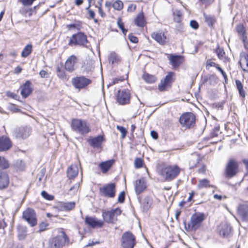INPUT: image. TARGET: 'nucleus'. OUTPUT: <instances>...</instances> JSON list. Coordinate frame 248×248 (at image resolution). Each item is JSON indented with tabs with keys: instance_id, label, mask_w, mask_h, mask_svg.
<instances>
[{
	"instance_id": "1",
	"label": "nucleus",
	"mask_w": 248,
	"mask_h": 248,
	"mask_svg": "<svg viewBox=\"0 0 248 248\" xmlns=\"http://www.w3.org/2000/svg\"><path fill=\"white\" fill-rule=\"evenodd\" d=\"M180 168L177 165H169L158 168V173L165 181H170L179 174Z\"/></svg>"
},
{
	"instance_id": "2",
	"label": "nucleus",
	"mask_w": 248,
	"mask_h": 248,
	"mask_svg": "<svg viewBox=\"0 0 248 248\" xmlns=\"http://www.w3.org/2000/svg\"><path fill=\"white\" fill-rule=\"evenodd\" d=\"M72 129L80 135H85L91 131L90 124L85 120L73 119L71 123Z\"/></svg>"
},
{
	"instance_id": "3",
	"label": "nucleus",
	"mask_w": 248,
	"mask_h": 248,
	"mask_svg": "<svg viewBox=\"0 0 248 248\" xmlns=\"http://www.w3.org/2000/svg\"><path fill=\"white\" fill-rule=\"evenodd\" d=\"M68 242V236L64 232L62 231L60 234L48 240L47 248H62Z\"/></svg>"
},
{
	"instance_id": "4",
	"label": "nucleus",
	"mask_w": 248,
	"mask_h": 248,
	"mask_svg": "<svg viewBox=\"0 0 248 248\" xmlns=\"http://www.w3.org/2000/svg\"><path fill=\"white\" fill-rule=\"evenodd\" d=\"M205 218L204 215L203 213H196L192 215L189 222L186 226V222H184L185 228L187 231H193L197 230L201 225L202 222Z\"/></svg>"
},
{
	"instance_id": "5",
	"label": "nucleus",
	"mask_w": 248,
	"mask_h": 248,
	"mask_svg": "<svg viewBox=\"0 0 248 248\" xmlns=\"http://www.w3.org/2000/svg\"><path fill=\"white\" fill-rule=\"evenodd\" d=\"M238 172V164L237 161L233 158H230L227 162L224 174L226 178H232L235 176Z\"/></svg>"
},
{
	"instance_id": "6",
	"label": "nucleus",
	"mask_w": 248,
	"mask_h": 248,
	"mask_svg": "<svg viewBox=\"0 0 248 248\" xmlns=\"http://www.w3.org/2000/svg\"><path fill=\"white\" fill-rule=\"evenodd\" d=\"M122 211L119 208L112 209L109 211L102 212V217L104 222L115 224L117 220V217L121 214Z\"/></svg>"
},
{
	"instance_id": "7",
	"label": "nucleus",
	"mask_w": 248,
	"mask_h": 248,
	"mask_svg": "<svg viewBox=\"0 0 248 248\" xmlns=\"http://www.w3.org/2000/svg\"><path fill=\"white\" fill-rule=\"evenodd\" d=\"M136 244L135 236L130 232H125L121 238L123 248H134Z\"/></svg>"
},
{
	"instance_id": "8",
	"label": "nucleus",
	"mask_w": 248,
	"mask_h": 248,
	"mask_svg": "<svg viewBox=\"0 0 248 248\" xmlns=\"http://www.w3.org/2000/svg\"><path fill=\"white\" fill-rule=\"evenodd\" d=\"M92 80L84 76H79L73 78L71 79V83L75 88L79 90L85 88L90 84Z\"/></svg>"
},
{
	"instance_id": "9",
	"label": "nucleus",
	"mask_w": 248,
	"mask_h": 248,
	"mask_svg": "<svg viewBox=\"0 0 248 248\" xmlns=\"http://www.w3.org/2000/svg\"><path fill=\"white\" fill-rule=\"evenodd\" d=\"M131 93L128 90H119L116 95L117 102L121 105H125L130 103Z\"/></svg>"
},
{
	"instance_id": "10",
	"label": "nucleus",
	"mask_w": 248,
	"mask_h": 248,
	"mask_svg": "<svg viewBox=\"0 0 248 248\" xmlns=\"http://www.w3.org/2000/svg\"><path fill=\"white\" fill-rule=\"evenodd\" d=\"M87 42L86 35L83 33L79 32L77 34H73L71 37L68 45L70 46L73 45L85 46Z\"/></svg>"
},
{
	"instance_id": "11",
	"label": "nucleus",
	"mask_w": 248,
	"mask_h": 248,
	"mask_svg": "<svg viewBox=\"0 0 248 248\" xmlns=\"http://www.w3.org/2000/svg\"><path fill=\"white\" fill-rule=\"evenodd\" d=\"M179 122L183 126L190 127L195 124V115L191 112L185 113L181 115L179 119Z\"/></svg>"
},
{
	"instance_id": "12",
	"label": "nucleus",
	"mask_w": 248,
	"mask_h": 248,
	"mask_svg": "<svg viewBox=\"0 0 248 248\" xmlns=\"http://www.w3.org/2000/svg\"><path fill=\"white\" fill-rule=\"evenodd\" d=\"M23 218L31 227L36 225V214L32 209L28 208L23 212Z\"/></svg>"
},
{
	"instance_id": "13",
	"label": "nucleus",
	"mask_w": 248,
	"mask_h": 248,
	"mask_svg": "<svg viewBox=\"0 0 248 248\" xmlns=\"http://www.w3.org/2000/svg\"><path fill=\"white\" fill-rule=\"evenodd\" d=\"M99 190L104 196L110 198H114L116 193V185L114 183L108 184L100 188Z\"/></svg>"
},
{
	"instance_id": "14",
	"label": "nucleus",
	"mask_w": 248,
	"mask_h": 248,
	"mask_svg": "<svg viewBox=\"0 0 248 248\" xmlns=\"http://www.w3.org/2000/svg\"><path fill=\"white\" fill-rule=\"evenodd\" d=\"M78 58L74 55L68 57L64 64L65 69L69 72H73L77 67Z\"/></svg>"
},
{
	"instance_id": "15",
	"label": "nucleus",
	"mask_w": 248,
	"mask_h": 248,
	"mask_svg": "<svg viewBox=\"0 0 248 248\" xmlns=\"http://www.w3.org/2000/svg\"><path fill=\"white\" fill-rule=\"evenodd\" d=\"M85 223L92 228H101L104 225V221L97 219L95 216H86Z\"/></svg>"
},
{
	"instance_id": "16",
	"label": "nucleus",
	"mask_w": 248,
	"mask_h": 248,
	"mask_svg": "<svg viewBox=\"0 0 248 248\" xmlns=\"http://www.w3.org/2000/svg\"><path fill=\"white\" fill-rule=\"evenodd\" d=\"M218 232L223 238H228L232 233V227L227 223H222L218 227Z\"/></svg>"
},
{
	"instance_id": "17",
	"label": "nucleus",
	"mask_w": 248,
	"mask_h": 248,
	"mask_svg": "<svg viewBox=\"0 0 248 248\" xmlns=\"http://www.w3.org/2000/svg\"><path fill=\"white\" fill-rule=\"evenodd\" d=\"M238 217L244 222H248V205L240 204L237 209Z\"/></svg>"
},
{
	"instance_id": "18",
	"label": "nucleus",
	"mask_w": 248,
	"mask_h": 248,
	"mask_svg": "<svg viewBox=\"0 0 248 248\" xmlns=\"http://www.w3.org/2000/svg\"><path fill=\"white\" fill-rule=\"evenodd\" d=\"M169 59L170 64L171 65L173 68L174 69L178 68L184 60L183 56L173 55H170Z\"/></svg>"
},
{
	"instance_id": "19",
	"label": "nucleus",
	"mask_w": 248,
	"mask_h": 248,
	"mask_svg": "<svg viewBox=\"0 0 248 248\" xmlns=\"http://www.w3.org/2000/svg\"><path fill=\"white\" fill-rule=\"evenodd\" d=\"M31 131L29 127H21L15 132V135L18 138L26 139L31 134Z\"/></svg>"
},
{
	"instance_id": "20",
	"label": "nucleus",
	"mask_w": 248,
	"mask_h": 248,
	"mask_svg": "<svg viewBox=\"0 0 248 248\" xmlns=\"http://www.w3.org/2000/svg\"><path fill=\"white\" fill-rule=\"evenodd\" d=\"M9 184V177L6 171L0 170V189L6 188Z\"/></svg>"
},
{
	"instance_id": "21",
	"label": "nucleus",
	"mask_w": 248,
	"mask_h": 248,
	"mask_svg": "<svg viewBox=\"0 0 248 248\" xmlns=\"http://www.w3.org/2000/svg\"><path fill=\"white\" fill-rule=\"evenodd\" d=\"M12 146L10 140L5 136L0 137V152L9 150Z\"/></svg>"
},
{
	"instance_id": "22",
	"label": "nucleus",
	"mask_w": 248,
	"mask_h": 248,
	"mask_svg": "<svg viewBox=\"0 0 248 248\" xmlns=\"http://www.w3.org/2000/svg\"><path fill=\"white\" fill-rule=\"evenodd\" d=\"M146 187V183L144 178H142L135 181V190L137 194H139L142 192Z\"/></svg>"
},
{
	"instance_id": "23",
	"label": "nucleus",
	"mask_w": 248,
	"mask_h": 248,
	"mask_svg": "<svg viewBox=\"0 0 248 248\" xmlns=\"http://www.w3.org/2000/svg\"><path fill=\"white\" fill-rule=\"evenodd\" d=\"M151 37L160 45H163L166 43V36L162 32H154Z\"/></svg>"
},
{
	"instance_id": "24",
	"label": "nucleus",
	"mask_w": 248,
	"mask_h": 248,
	"mask_svg": "<svg viewBox=\"0 0 248 248\" xmlns=\"http://www.w3.org/2000/svg\"><path fill=\"white\" fill-rule=\"evenodd\" d=\"M31 84L30 81H27L21 87V90L20 93L23 97L26 98L32 92V90L31 87Z\"/></svg>"
},
{
	"instance_id": "25",
	"label": "nucleus",
	"mask_w": 248,
	"mask_h": 248,
	"mask_svg": "<svg viewBox=\"0 0 248 248\" xmlns=\"http://www.w3.org/2000/svg\"><path fill=\"white\" fill-rule=\"evenodd\" d=\"M103 141V137L98 136L93 138L89 139L88 140L90 145L93 148H99Z\"/></svg>"
},
{
	"instance_id": "26",
	"label": "nucleus",
	"mask_w": 248,
	"mask_h": 248,
	"mask_svg": "<svg viewBox=\"0 0 248 248\" xmlns=\"http://www.w3.org/2000/svg\"><path fill=\"white\" fill-rule=\"evenodd\" d=\"M75 207V202H61L58 205V209L61 211H69Z\"/></svg>"
},
{
	"instance_id": "27",
	"label": "nucleus",
	"mask_w": 248,
	"mask_h": 248,
	"mask_svg": "<svg viewBox=\"0 0 248 248\" xmlns=\"http://www.w3.org/2000/svg\"><path fill=\"white\" fill-rule=\"evenodd\" d=\"M78 173V169L77 165H71L67 170V176L69 179H74Z\"/></svg>"
},
{
	"instance_id": "28",
	"label": "nucleus",
	"mask_w": 248,
	"mask_h": 248,
	"mask_svg": "<svg viewBox=\"0 0 248 248\" xmlns=\"http://www.w3.org/2000/svg\"><path fill=\"white\" fill-rule=\"evenodd\" d=\"M114 162V160L113 159L102 162L99 164V167L100 168L102 172L104 173H105L112 167Z\"/></svg>"
},
{
	"instance_id": "29",
	"label": "nucleus",
	"mask_w": 248,
	"mask_h": 248,
	"mask_svg": "<svg viewBox=\"0 0 248 248\" xmlns=\"http://www.w3.org/2000/svg\"><path fill=\"white\" fill-rule=\"evenodd\" d=\"M239 63L243 70L248 72V56L246 54L241 56Z\"/></svg>"
},
{
	"instance_id": "30",
	"label": "nucleus",
	"mask_w": 248,
	"mask_h": 248,
	"mask_svg": "<svg viewBox=\"0 0 248 248\" xmlns=\"http://www.w3.org/2000/svg\"><path fill=\"white\" fill-rule=\"evenodd\" d=\"M135 23L138 27H143L146 24V21L143 13H139L135 19Z\"/></svg>"
},
{
	"instance_id": "31",
	"label": "nucleus",
	"mask_w": 248,
	"mask_h": 248,
	"mask_svg": "<svg viewBox=\"0 0 248 248\" xmlns=\"http://www.w3.org/2000/svg\"><path fill=\"white\" fill-rule=\"evenodd\" d=\"M210 187H212V186L210 184V181L207 179L200 180L197 186V188L200 190L203 188H207Z\"/></svg>"
},
{
	"instance_id": "32",
	"label": "nucleus",
	"mask_w": 248,
	"mask_h": 248,
	"mask_svg": "<svg viewBox=\"0 0 248 248\" xmlns=\"http://www.w3.org/2000/svg\"><path fill=\"white\" fill-rule=\"evenodd\" d=\"M200 160L199 156L197 155H192L189 158V166L190 168L197 166Z\"/></svg>"
},
{
	"instance_id": "33",
	"label": "nucleus",
	"mask_w": 248,
	"mask_h": 248,
	"mask_svg": "<svg viewBox=\"0 0 248 248\" xmlns=\"http://www.w3.org/2000/svg\"><path fill=\"white\" fill-rule=\"evenodd\" d=\"M203 16L205 18V21L207 25L210 27L213 26V25L216 22V19L215 16L210 15H207L205 13H203Z\"/></svg>"
},
{
	"instance_id": "34",
	"label": "nucleus",
	"mask_w": 248,
	"mask_h": 248,
	"mask_svg": "<svg viewBox=\"0 0 248 248\" xmlns=\"http://www.w3.org/2000/svg\"><path fill=\"white\" fill-rule=\"evenodd\" d=\"M17 231L19 240H24L27 235L26 228L21 226H19L17 227Z\"/></svg>"
},
{
	"instance_id": "35",
	"label": "nucleus",
	"mask_w": 248,
	"mask_h": 248,
	"mask_svg": "<svg viewBox=\"0 0 248 248\" xmlns=\"http://www.w3.org/2000/svg\"><path fill=\"white\" fill-rule=\"evenodd\" d=\"M32 50V45L31 44H28L23 48L21 52V57L23 58L28 57L31 53Z\"/></svg>"
},
{
	"instance_id": "36",
	"label": "nucleus",
	"mask_w": 248,
	"mask_h": 248,
	"mask_svg": "<svg viewBox=\"0 0 248 248\" xmlns=\"http://www.w3.org/2000/svg\"><path fill=\"white\" fill-rule=\"evenodd\" d=\"M108 58L109 62H111L112 64L118 63L120 61V57L114 52L110 53Z\"/></svg>"
},
{
	"instance_id": "37",
	"label": "nucleus",
	"mask_w": 248,
	"mask_h": 248,
	"mask_svg": "<svg viewBox=\"0 0 248 248\" xmlns=\"http://www.w3.org/2000/svg\"><path fill=\"white\" fill-rule=\"evenodd\" d=\"M142 78L145 81L149 83H154L156 80V78L155 76L146 73L143 74Z\"/></svg>"
},
{
	"instance_id": "38",
	"label": "nucleus",
	"mask_w": 248,
	"mask_h": 248,
	"mask_svg": "<svg viewBox=\"0 0 248 248\" xmlns=\"http://www.w3.org/2000/svg\"><path fill=\"white\" fill-rule=\"evenodd\" d=\"M152 203V201L151 199L148 197H145L142 202V205L143 208V210L147 211L150 207Z\"/></svg>"
},
{
	"instance_id": "39",
	"label": "nucleus",
	"mask_w": 248,
	"mask_h": 248,
	"mask_svg": "<svg viewBox=\"0 0 248 248\" xmlns=\"http://www.w3.org/2000/svg\"><path fill=\"white\" fill-rule=\"evenodd\" d=\"M235 84L237 87V89L238 90L240 95L244 98L245 97V92L243 89V85L241 82L239 80H235Z\"/></svg>"
},
{
	"instance_id": "40",
	"label": "nucleus",
	"mask_w": 248,
	"mask_h": 248,
	"mask_svg": "<svg viewBox=\"0 0 248 248\" xmlns=\"http://www.w3.org/2000/svg\"><path fill=\"white\" fill-rule=\"evenodd\" d=\"M173 19L177 23L180 22L182 19V13L180 10H175L173 11Z\"/></svg>"
},
{
	"instance_id": "41",
	"label": "nucleus",
	"mask_w": 248,
	"mask_h": 248,
	"mask_svg": "<svg viewBox=\"0 0 248 248\" xmlns=\"http://www.w3.org/2000/svg\"><path fill=\"white\" fill-rule=\"evenodd\" d=\"M9 167L8 161L2 156H0V168L3 169H6Z\"/></svg>"
},
{
	"instance_id": "42",
	"label": "nucleus",
	"mask_w": 248,
	"mask_h": 248,
	"mask_svg": "<svg viewBox=\"0 0 248 248\" xmlns=\"http://www.w3.org/2000/svg\"><path fill=\"white\" fill-rule=\"evenodd\" d=\"M112 6L115 10L120 11L123 8V3L122 1L117 0L113 3Z\"/></svg>"
},
{
	"instance_id": "43",
	"label": "nucleus",
	"mask_w": 248,
	"mask_h": 248,
	"mask_svg": "<svg viewBox=\"0 0 248 248\" xmlns=\"http://www.w3.org/2000/svg\"><path fill=\"white\" fill-rule=\"evenodd\" d=\"M57 76L59 78L64 80L67 79L66 75L65 72L63 70H61L60 68L58 67L57 69Z\"/></svg>"
},
{
	"instance_id": "44",
	"label": "nucleus",
	"mask_w": 248,
	"mask_h": 248,
	"mask_svg": "<svg viewBox=\"0 0 248 248\" xmlns=\"http://www.w3.org/2000/svg\"><path fill=\"white\" fill-rule=\"evenodd\" d=\"M169 84H168L167 82H164V81L162 79L160 81L159 84L158 85V89L160 91H164L166 90V88L168 87Z\"/></svg>"
},
{
	"instance_id": "45",
	"label": "nucleus",
	"mask_w": 248,
	"mask_h": 248,
	"mask_svg": "<svg viewBox=\"0 0 248 248\" xmlns=\"http://www.w3.org/2000/svg\"><path fill=\"white\" fill-rule=\"evenodd\" d=\"M216 54L219 59H222L224 55L225 52L223 48L218 47L216 50Z\"/></svg>"
},
{
	"instance_id": "46",
	"label": "nucleus",
	"mask_w": 248,
	"mask_h": 248,
	"mask_svg": "<svg viewBox=\"0 0 248 248\" xmlns=\"http://www.w3.org/2000/svg\"><path fill=\"white\" fill-rule=\"evenodd\" d=\"M174 75V73L170 72L165 76V78L163 80L164 81V82H166L168 84H169L171 82L172 80V78Z\"/></svg>"
},
{
	"instance_id": "47",
	"label": "nucleus",
	"mask_w": 248,
	"mask_h": 248,
	"mask_svg": "<svg viewBox=\"0 0 248 248\" xmlns=\"http://www.w3.org/2000/svg\"><path fill=\"white\" fill-rule=\"evenodd\" d=\"M236 31L238 33L242 36L245 34V28L242 25H238L236 27Z\"/></svg>"
},
{
	"instance_id": "48",
	"label": "nucleus",
	"mask_w": 248,
	"mask_h": 248,
	"mask_svg": "<svg viewBox=\"0 0 248 248\" xmlns=\"http://www.w3.org/2000/svg\"><path fill=\"white\" fill-rule=\"evenodd\" d=\"M117 24L119 28L121 30L123 33L125 35L127 31L124 29L123 23L122 22L121 19H119L117 21Z\"/></svg>"
},
{
	"instance_id": "49",
	"label": "nucleus",
	"mask_w": 248,
	"mask_h": 248,
	"mask_svg": "<svg viewBox=\"0 0 248 248\" xmlns=\"http://www.w3.org/2000/svg\"><path fill=\"white\" fill-rule=\"evenodd\" d=\"M143 164L142 160L140 158H136L134 161V166L136 168L142 167Z\"/></svg>"
},
{
	"instance_id": "50",
	"label": "nucleus",
	"mask_w": 248,
	"mask_h": 248,
	"mask_svg": "<svg viewBox=\"0 0 248 248\" xmlns=\"http://www.w3.org/2000/svg\"><path fill=\"white\" fill-rule=\"evenodd\" d=\"M41 195L42 196V197L43 198H44L45 199H46V200H47L51 201V200H53V199H54L53 196L49 195L45 191H43L41 192Z\"/></svg>"
},
{
	"instance_id": "51",
	"label": "nucleus",
	"mask_w": 248,
	"mask_h": 248,
	"mask_svg": "<svg viewBox=\"0 0 248 248\" xmlns=\"http://www.w3.org/2000/svg\"><path fill=\"white\" fill-rule=\"evenodd\" d=\"M125 199V193L124 191H122L119 195L118 198V202L120 203H123Z\"/></svg>"
},
{
	"instance_id": "52",
	"label": "nucleus",
	"mask_w": 248,
	"mask_h": 248,
	"mask_svg": "<svg viewBox=\"0 0 248 248\" xmlns=\"http://www.w3.org/2000/svg\"><path fill=\"white\" fill-rule=\"evenodd\" d=\"M124 80V78L123 77H121L120 78H113L112 80L111 83L110 84L111 85H114L119 83V81H123Z\"/></svg>"
},
{
	"instance_id": "53",
	"label": "nucleus",
	"mask_w": 248,
	"mask_h": 248,
	"mask_svg": "<svg viewBox=\"0 0 248 248\" xmlns=\"http://www.w3.org/2000/svg\"><path fill=\"white\" fill-rule=\"evenodd\" d=\"M79 185L76 184L71 187L69 189V192L70 194H74L75 192H77L78 189Z\"/></svg>"
},
{
	"instance_id": "54",
	"label": "nucleus",
	"mask_w": 248,
	"mask_h": 248,
	"mask_svg": "<svg viewBox=\"0 0 248 248\" xmlns=\"http://www.w3.org/2000/svg\"><path fill=\"white\" fill-rule=\"evenodd\" d=\"M117 128L122 133L123 138H124L127 133L126 129L124 127L121 126H117Z\"/></svg>"
},
{
	"instance_id": "55",
	"label": "nucleus",
	"mask_w": 248,
	"mask_h": 248,
	"mask_svg": "<svg viewBox=\"0 0 248 248\" xmlns=\"http://www.w3.org/2000/svg\"><path fill=\"white\" fill-rule=\"evenodd\" d=\"M35 0H19L24 6L31 5Z\"/></svg>"
},
{
	"instance_id": "56",
	"label": "nucleus",
	"mask_w": 248,
	"mask_h": 248,
	"mask_svg": "<svg viewBox=\"0 0 248 248\" xmlns=\"http://www.w3.org/2000/svg\"><path fill=\"white\" fill-rule=\"evenodd\" d=\"M48 226V224L45 222H42L39 224V231L43 232L45 231Z\"/></svg>"
},
{
	"instance_id": "57",
	"label": "nucleus",
	"mask_w": 248,
	"mask_h": 248,
	"mask_svg": "<svg viewBox=\"0 0 248 248\" xmlns=\"http://www.w3.org/2000/svg\"><path fill=\"white\" fill-rule=\"evenodd\" d=\"M190 26L192 28L195 30L197 29L199 27V24L195 20H191L190 22Z\"/></svg>"
},
{
	"instance_id": "58",
	"label": "nucleus",
	"mask_w": 248,
	"mask_h": 248,
	"mask_svg": "<svg viewBox=\"0 0 248 248\" xmlns=\"http://www.w3.org/2000/svg\"><path fill=\"white\" fill-rule=\"evenodd\" d=\"M39 75L42 78H47V76H48V73H47V72L46 71L42 70L39 72Z\"/></svg>"
},
{
	"instance_id": "59",
	"label": "nucleus",
	"mask_w": 248,
	"mask_h": 248,
	"mask_svg": "<svg viewBox=\"0 0 248 248\" xmlns=\"http://www.w3.org/2000/svg\"><path fill=\"white\" fill-rule=\"evenodd\" d=\"M205 171H206L205 166L203 164H202L201 166V168H200L198 169V172L199 173L204 174L205 173Z\"/></svg>"
},
{
	"instance_id": "60",
	"label": "nucleus",
	"mask_w": 248,
	"mask_h": 248,
	"mask_svg": "<svg viewBox=\"0 0 248 248\" xmlns=\"http://www.w3.org/2000/svg\"><path fill=\"white\" fill-rule=\"evenodd\" d=\"M217 69L221 72V74L222 75L223 77L224 78V79L226 80L227 78V76L226 74L224 72V71L219 66H217Z\"/></svg>"
},
{
	"instance_id": "61",
	"label": "nucleus",
	"mask_w": 248,
	"mask_h": 248,
	"mask_svg": "<svg viewBox=\"0 0 248 248\" xmlns=\"http://www.w3.org/2000/svg\"><path fill=\"white\" fill-rule=\"evenodd\" d=\"M214 0H199V1L201 2L202 3L205 5L210 4L214 1Z\"/></svg>"
},
{
	"instance_id": "62",
	"label": "nucleus",
	"mask_w": 248,
	"mask_h": 248,
	"mask_svg": "<svg viewBox=\"0 0 248 248\" xmlns=\"http://www.w3.org/2000/svg\"><path fill=\"white\" fill-rule=\"evenodd\" d=\"M5 218H2V220H0V229H4L6 226V223L5 221Z\"/></svg>"
},
{
	"instance_id": "63",
	"label": "nucleus",
	"mask_w": 248,
	"mask_h": 248,
	"mask_svg": "<svg viewBox=\"0 0 248 248\" xmlns=\"http://www.w3.org/2000/svg\"><path fill=\"white\" fill-rule=\"evenodd\" d=\"M129 40L133 43H137L138 41V39L137 37L132 36V35H129Z\"/></svg>"
},
{
	"instance_id": "64",
	"label": "nucleus",
	"mask_w": 248,
	"mask_h": 248,
	"mask_svg": "<svg viewBox=\"0 0 248 248\" xmlns=\"http://www.w3.org/2000/svg\"><path fill=\"white\" fill-rule=\"evenodd\" d=\"M136 8V5L131 4L129 5L127 8V11L129 12H132L134 11Z\"/></svg>"
}]
</instances>
